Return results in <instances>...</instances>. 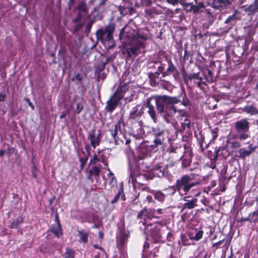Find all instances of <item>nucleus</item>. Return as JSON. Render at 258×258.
<instances>
[{"instance_id":"nucleus-1","label":"nucleus","mask_w":258,"mask_h":258,"mask_svg":"<svg viewBox=\"0 0 258 258\" xmlns=\"http://www.w3.org/2000/svg\"><path fill=\"white\" fill-rule=\"evenodd\" d=\"M151 38L152 35L148 30L140 31L134 34L127 46L126 51L128 55L137 56L144 52L147 41Z\"/></svg>"},{"instance_id":"nucleus-2","label":"nucleus","mask_w":258,"mask_h":258,"mask_svg":"<svg viewBox=\"0 0 258 258\" xmlns=\"http://www.w3.org/2000/svg\"><path fill=\"white\" fill-rule=\"evenodd\" d=\"M193 177L188 175H182L180 178L177 179L175 184V190H177L181 196L197 197L199 196L201 191L199 189L194 188L200 184L199 181L191 182Z\"/></svg>"},{"instance_id":"nucleus-3","label":"nucleus","mask_w":258,"mask_h":258,"mask_svg":"<svg viewBox=\"0 0 258 258\" xmlns=\"http://www.w3.org/2000/svg\"><path fill=\"white\" fill-rule=\"evenodd\" d=\"M164 101L169 104L165 110V114L163 117L167 123H170L173 120L175 119L176 114L178 113V110L174 106V104L179 103L180 101L177 97H165Z\"/></svg>"},{"instance_id":"nucleus-4","label":"nucleus","mask_w":258,"mask_h":258,"mask_svg":"<svg viewBox=\"0 0 258 258\" xmlns=\"http://www.w3.org/2000/svg\"><path fill=\"white\" fill-rule=\"evenodd\" d=\"M166 229V226L159 223L148 225L146 228L148 236H151L156 241L159 240L163 234V231Z\"/></svg>"},{"instance_id":"nucleus-5","label":"nucleus","mask_w":258,"mask_h":258,"mask_svg":"<svg viewBox=\"0 0 258 258\" xmlns=\"http://www.w3.org/2000/svg\"><path fill=\"white\" fill-rule=\"evenodd\" d=\"M113 28L108 26L104 29H100L96 32V36L98 39L102 42L110 41L112 39Z\"/></svg>"},{"instance_id":"nucleus-6","label":"nucleus","mask_w":258,"mask_h":258,"mask_svg":"<svg viewBox=\"0 0 258 258\" xmlns=\"http://www.w3.org/2000/svg\"><path fill=\"white\" fill-rule=\"evenodd\" d=\"M122 99V96H117L115 94L107 101L105 109L112 112L117 107L119 101Z\"/></svg>"},{"instance_id":"nucleus-7","label":"nucleus","mask_w":258,"mask_h":258,"mask_svg":"<svg viewBox=\"0 0 258 258\" xmlns=\"http://www.w3.org/2000/svg\"><path fill=\"white\" fill-rule=\"evenodd\" d=\"M234 128L237 133L242 132H248L249 130V122L247 119L243 118L235 122Z\"/></svg>"},{"instance_id":"nucleus-8","label":"nucleus","mask_w":258,"mask_h":258,"mask_svg":"<svg viewBox=\"0 0 258 258\" xmlns=\"http://www.w3.org/2000/svg\"><path fill=\"white\" fill-rule=\"evenodd\" d=\"M118 10L122 16L128 14H132L134 12L132 5L126 1H123L122 3L118 6Z\"/></svg>"},{"instance_id":"nucleus-9","label":"nucleus","mask_w":258,"mask_h":258,"mask_svg":"<svg viewBox=\"0 0 258 258\" xmlns=\"http://www.w3.org/2000/svg\"><path fill=\"white\" fill-rule=\"evenodd\" d=\"M122 122V119H120L115 125L114 129L111 130V135L114 139L115 144H118V141L120 140L119 136H123L121 131V123Z\"/></svg>"},{"instance_id":"nucleus-10","label":"nucleus","mask_w":258,"mask_h":258,"mask_svg":"<svg viewBox=\"0 0 258 258\" xmlns=\"http://www.w3.org/2000/svg\"><path fill=\"white\" fill-rule=\"evenodd\" d=\"M166 165L160 163L155 165L152 168L151 171L153 174L158 177H162L164 176Z\"/></svg>"},{"instance_id":"nucleus-11","label":"nucleus","mask_w":258,"mask_h":258,"mask_svg":"<svg viewBox=\"0 0 258 258\" xmlns=\"http://www.w3.org/2000/svg\"><path fill=\"white\" fill-rule=\"evenodd\" d=\"M97 162L103 163L105 167L108 166V163L106 161L105 157L101 151L95 152L93 158L90 160L89 164H97Z\"/></svg>"},{"instance_id":"nucleus-12","label":"nucleus","mask_w":258,"mask_h":258,"mask_svg":"<svg viewBox=\"0 0 258 258\" xmlns=\"http://www.w3.org/2000/svg\"><path fill=\"white\" fill-rule=\"evenodd\" d=\"M144 108L143 106L138 105L133 107L130 113V117L133 119H138L140 118L144 112Z\"/></svg>"},{"instance_id":"nucleus-13","label":"nucleus","mask_w":258,"mask_h":258,"mask_svg":"<svg viewBox=\"0 0 258 258\" xmlns=\"http://www.w3.org/2000/svg\"><path fill=\"white\" fill-rule=\"evenodd\" d=\"M183 200L185 203L183 205V209H192L197 206V199L195 197L184 196Z\"/></svg>"},{"instance_id":"nucleus-14","label":"nucleus","mask_w":258,"mask_h":258,"mask_svg":"<svg viewBox=\"0 0 258 258\" xmlns=\"http://www.w3.org/2000/svg\"><path fill=\"white\" fill-rule=\"evenodd\" d=\"M203 234L202 230L195 228L190 229L187 233V235L190 240L196 241L200 240L202 237Z\"/></svg>"},{"instance_id":"nucleus-15","label":"nucleus","mask_w":258,"mask_h":258,"mask_svg":"<svg viewBox=\"0 0 258 258\" xmlns=\"http://www.w3.org/2000/svg\"><path fill=\"white\" fill-rule=\"evenodd\" d=\"M92 164V166L88 171L87 178L93 182L94 181L93 177H99L100 173L101 166L97 165V164Z\"/></svg>"},{"instance_id":"nucleus-16","label":"nucleus","mask_w":258,"mask_h":258,"mask_svg":"<svg viewBox=\"0 0 258 258\" xmlns=\"http://www.w3.org/2000/svg\"><path fill=\"white\" fill-rule=\"evenodd\" d=\"M55 219L56 223L55 225H53L52 227L50 229V231L53 233L55 236L59 238L62 235V229L60 223L58 221L57 215H56Z\"/></svg>"},{"instance_id":"nucleus-17","label":"nucleus","mask_w":258,"mask_h":258,"mask_svg":"<svg viewBox=\"0 0 258 258\" xmlns=\"http://www.w3.org/2000/svg\"><path fill=\"white\" fill-rule=\"evenodd\" d=\"M88 139L90 140L91 145L95 149L96 146H99L100 144V139L99 135L96 136L94 131L89 132L88 135Z\"/></svg>"},{"instance_id":"nucleus-18","label":"nucleus","mask_w":258,"mask_h":258,"mask_svg":"<svg viewBox=\"0 0 258 258\" xmlns=\"http://www.w3.org/2000/svg\"><path fill=\"white\" fill-rule=\"evenodd\" d=\"M192 157L190 150H188L184 152V155L181 157L180 159L182 160V165L183 167H187L191 161Z\"/></svg>"},{"instance_id":"nucleus-19","label":"nucleus","mask_w":258,"mask_h":258,"mask_svg":"<svg viewBox=\"0 0 258 258\" xmlns=\"http://www.w3.org/2000/svg\"><path fill=\"white\" fill-rule=\"evenodd\" d=\"M128 91L129 87L128 85L125 83H121L114 94L118 97L122 96V98Z\"/></svg>"},{"instance_id":"nucleus-20","label":"nucleus","mask_w":258,"mask_h":258,"mask_svg":"<svg viewBox=\"0 0 258 258\" xmlns=\"http://www.w3.org/2000/svg\"><path fill=\"white\" fill-rule=\"evenodd\" d=\"M230 152L227 145L219 147L216 150V157L221 156L224 159H226L228 157L230 156Z\"/></svg>"},{"instance_id":"nucleus-21","label":"nucleus","mask_w":258,"mask_h":258,"mask_svg":"<svg viewBox=\"0 0 258 258\" xmlns=\"http://www.w3.org/2000/svg\"><path fill=\"white\" fill-rule=\"evenodd\" d=\"M165 97H170L167 96H164L161 98L157 99L156 102L157 109L159 113H163L164 112V106H165V108L167 106L169 105V104L166 103L164 101Z\"/></svg>"},{"instance_id":"nucleus-22","label":"nucleus","mask_w":258,"mask_h":258,"mask_svg":"<svg viewBox=\"0 0 258 258\" xmlns=\"http://www.w3.org/2000/svg\"><path fill=\"white\" fill-rule=\"evenodd\" d=\"M147 107L148 108L147 112L149 115L150 116L154 122L156 123L157 121L156 113L154 107L151 104L149 101L147 102Z\"/></svg>"},{"instance_id":"nucleus-23","label":"nucleus","mask_w":258,"mask_h":258,"mask_svg":"<svg viewBox=\"0 0 258 258\" xmlns=\"http://www.w3.org/2000/svg\"><path fill=\"white\" fill-rule=\"evenodd\" d=\"M252 151V150H247L244 148H240L238 151V154L235 155V157L242 159H245L246 157L250 156Z\"/></svg>"},{"instance_id":"nucleus-24","label":"nucleus","mask_w":258,"mask_h":258,"mask_svg":"<svg viewBox=\"0 0 258 258\" xmlns=\"http://www.w3.org/2000/svg\"><path fill=\"white\" fill-rule=\"evenodd\" d=\"M243 111L252 115L258 114V109L252 105L245 106L243 109Z\"/></svg>"},{"instance_id":"nucleus-25","label":"nucleus","mask_w":258,"mask_h":258,"mask_svg":"<svg viewBox=\"0 0 258 258\" xmlns=\"http://www.w3.org/2000/svg\"><path fill=\"white\" fill-rule=\"evenodd\" d=\"M176 71V68L172 63L171 61H168V68H167L166 71L163 73V77L169 76L171 74H174V72Z\"/></svg>"},{"instance_id":"nucleus-26","label":"nucleus","mask_w":258,"mask_h":258,"mask_svg":"<svg viewBox=\"0 0 258 258\" xmlns=\"http://www.w3.org/2000/svg\"><path fill=\"white\" fill-rule=\"evenodd\" d=\"M245 11L248 13V15L252 13L258 11V0H255L254 2L249 6L248 7L245 9Z\"/></svg>"},{"instance_id":"nucleus-27","label":"nucleus","mask_w":258,"mask_h":258,"mask_svg":"<svg viewBox=\"0 0 258 258\" xmlns=\"http://www.w3.org/2000/svg\"><path fill=\"white\" fill-rule=\"evenodd\" d=\"M165 209H158L157 210H152L150 211L149 214L153 217L159 218L160 215L164 214L165 212Z\"/></svg>"},{"instance_id":"nucleus-28","label":"nucleus","mask_w":258,"mask_h":258,"mask_svg":"<svg viewBox=\"0 0 258 258\" xmlns=\"http://www.w3.org/2000/svg\"><path fill=\"white\" fill-rule=\"evenodd\" d=\"M78 9L79 11V14L77 17V20H79L82 17L81 13H86L87 11V9L85 4L81 3L78 5Z\"/></svg>"},{"instance_id":"nucleus-29","label":"nucleus","mask_w":258,"mask_h":258,"mask_svg":"<svg viewBox=\"0 0 258 258\" xmlns=\"http://www.w3.org/2000/svg\"><path fill=\"white\" fill-rule=\"evenodd\" d=\"M156 135V139L154 140V143L156 146L161 145L163 141V138L162 137L163 132L161 131L157 133H154Z\"/></svg>"},{"instance_id":"nucleus-30","label":"nucleus","mask_w":258,"mask_h":258,"mask_svg":"<svg viewBox=\"0 0 258 258\" xmlns=\"http://www.w3.org/2000/svg\"><path fill=\"white\" fill-rule=\"evenodd\" d=\"M248 132H242L240 133H237L235 136V138L239 139V140L242 141L246 140L250 138V136L247 134Z\"/></svg>"},{"instance_id":"nucleus-31","label":"nucleus","mask_w":258,"mask_h":258,"mask_svg":"<svg viewBox=\"0 0 258 258\" xmlns=\"http://www.w3.org/2000/svg\"><path fill=\"white\" fill-rule=\"evenodd\" d=\"M23 218L22 217H18L16 220L9 226L10 228H17L19 225L23 222Z\"/></svg>"},{"instance_id":"nucleus-32","label":"nucleus","mask_w":258,"mask_h":258,"mask_svg":"<svg viewBox=\"0 0 258 258\" xmlns=\"http://www.w3.org/2000/svg\"><path fill=\"white\" fill-rule=\"evenodd\" d=\"M79 235L80 238V239L79 240L80 242L86 243L87 242L88 237V233L82 231H79Z\"/></svg>"},{"instance_id":"nucleus-33","label":"nucleus","mask_w":258,"mask_h":258,"mask_svg":"<svg viewBox=\"0 0 258 258\" xmlns=\"http://www.w3.org/2000/svg\"><path fill=\"white\" fill-rule=\"evenodd\" d=\"M121 196V199L122 200H125V196L123 194V192L121 190H119L117 194L115 195L113 200H111V203L112 204H114L116 203L119 199V197Z\"/></svg>"},{"instance_id":"nucleus-34","label":"nucleus","mask_w":258,"mask_h":258,"mask_svg":"<svg viewBox=\"0 0 258 258\" xmlns=\"http://www.w3.org/2000/svg\"><path fill=\"white\" fill-rule=\"evenodd\" d=\"M154 196L155 199L160 202H163L164 201L165 196L160 191H156Z\"/></svg>"},{"instance_id":"nucleus-35","label":"nucleus","mask_w":258,"mask_h":258,"mask_svg":"<svg viewBox=\"0 0 258 258\" xmlns=\"http://www.w3.org/2000/svg\"><path fill=\"white\" fill-rule=\"evenodd\" d=\"M215 3L218 5L219 7H225L231 5L229 0H216Z\"/></svg>"},{"instance_id":"nucleus-36","label":"nucleus","mask_w":258,"mask_h":258,"mask_svg":"<svg viewBox=\"0 0 258 258\" xmlns=\"http://www.w3.org/2000/svg\"><path fill=\"white\" fill-rule=\"evenodd\" d=\"M104 169H106L108 171V177L110 180V183H116V179L114 175V174L111 171L108 167H104Z\"/></svg>"},{"instance_id":"nucleus-37","label":"nucleus","mask_w":258,"mask_h":258,"mask_svg":"<svg viewBox=\"0 0 258 258\" xmlns=\"http://www.w3.org/2000/svg\"><path fill=\"white\" fill-rule=\"evenodd\" d=\"M186 7H189V9H186V11H192L194 13H197L199 12L200 9L197 6L194 5L192 4H187L186 5Z\"/></svg>"},{"instance_id":"nucleus-38","label":"nucleus","mask_w":258,"mask_h":258,"mask_svg":"<svg viewBox=\"0 0 258 258\" xmlns=\"http://www.w3.org/2000/svg\"><path fill=\"white\" fill-rule=\"evenodd\" d=\"M76 107L74 108V112L76 114H79L83 109V104L81 102H77L75 103Z\"/></svg>"},{"instance_id":"nucleus-39","label":"nucleus","mask_w":258,"mask_h":258,"mask_svg":"<svg viewBox=\"0 0 258 258\" xmlns=\"http://www.w3.org/2000/svg\"><path fill=\"white\" fill-rule=\"evenodd\" d=\"M190 241L191 240L189 239L187 235L181 237V243L183 245H189L193 244Z\"/></svg>"},{"instance_id":"nucleus-40","label":"nucleus","mask_w":258,"mask_h":258,"mask_svg":"<svg viewBox=\"0 0 258 258\" xmlns=\"http://www.w3.org/2000/svg\"><path fill=\"white\" fill-rule=\"evenodd\" d=\"M165 64H161L158 67V72H156L155 74V77H158L159 73H161L162 75V77H163V73L165 72Z\"/></svg>"},{"instance_id":"nucleus-41","label":"nucleus","mask_w":258,"mask_h":258,"mask_svg":"<svg viewBox=\"0 0 258 258\" xmlns=\"http://www.w3.org/2000/svg\"><path fill=\"white\" fill-rule=\"evenodd\" d=\"M199 74L200 73H193L187 76V77H184V79L185 81L187 79L190 80L195 79H199Z\"/></svg>"},{"instance_id":"nucleus-42","label":"nucleus","mask_w":258,"mask_h":258,"mask_svg":"<svg viewBox=\"0 0 258 258\" xmlns=\"http://www.w3.org/2000/svg\"><path fill=\"white\" fill-rule=\"evenodd\" d=\"M128 236L126 234H122L119 238V242L121 246H123L127 239Z\"/></svg>"},{"instance_id":"nucleus-43","label":"nucleus","mask_w":258,"mask_h":258,"mask_svg":"<svg viewBox=\"0 0 258 258\" xmlns=\"http://www.w3.org/2000/svg\"><path fill=\"white\" fill-rule=\"evenodd\" d=\"M241 146L240 143L238 141H233L231 143V147L233 150H236Z\"/></svg>"},{"instance_id":"nucleus-44","label":"nucleus","mask_w":258,"mask_h":258,"mask_svg":"<svg viewBox=\"0 0 258 258\" xmlns=\"http://www.w3.org/2000/svg\"><path fill=\"white\" fill-rule=\"evenodd\" d=\"M64 258H74V252L73 250L68 249L65 253Z\"/></svg>"},{"instance_id":"nucleus-45","label":"nucleus","mask_w":258,"mask_h":258,"mask_svg":"<svg viewBox=\"0 0 258 258\" xmlns=\"http://www.w3.org/2000/svg\"><path fill=\"white\" fill-rule=\"evenodd\" d=\"M254 217H258V206L257 207V210L249 214L248 219H251V220H252Z\"/></svg>"},{"instance_id":"nucleus-46","label":"nucleus","mask_w":258,"mask_h":258,"mask_svg":"<svg viewBox=\"0 0 258 258\" xmlns=\"http://www.w3.org/2000/svg\"><path fill=\"white\" fill-rule=\"evenodd\" d=\"M147 213V210L146 209L141 211L138 214V218L140 219H144L145 221L147 220L146 218H145V216Z\"/></svg>"},{"instance_id":"nucleus-47","label":"nucleus","mask_w":258,"mask_h":258,"mask_svg":"<svg viewBox=\"0 0 258 258\" xmlns=\"http://www.w3.org/2000/svg\"><path fill=\"white\" fill-rule=\"evenodd\" d=\"M177 115H176V117H183V116H186V113L185 111L179 109L178 110V113H177Z\"/></svg>"},{"instance_id":"nucleus-48","label":"nucleus","mask_w":258,"mask_h":258,"mask_svg":"<svg viewBox=\"0 0 258 258\" xmlns=\"http://www.w3.org/2000/svg\"><path fill=\"white\" fill-rule=\"evenodd\" d=\"M136 181V180L134 176V173H133L132 171L131 170L128 182H132L133 184H134Z\"/></svg>"},{"instance_id":"nucleus-49","label":"nucleus","mask_w":258,"mask_h":258,"mask_svg":"<svg viewBox=\"0 0 258 258\" xmlns=\"http://www.w3.org/2000/svg\"><path fill=\"white\" fill-rule=\"evenodd\" d=\"M235 14H233L231 16H230L225 21V23L227 24L229 22H231L232 21H233L235 20Z\"/></svg>"},{"instance_id":"nucleus-50","label":"nucleus","mask_w":258,"mask_h":258,"mask_svg":"<svg viewBox=\"0 0 258 258\" xmlns=\"http://www.w3.org/2000/svg\"><path fill=\"white\" fill-rule=\"evenodd\" d=\"M181 104L185 106H187L190 105V102L189 101V100L187 99L186 98V99H184L182 101Z\"/></svg>"},{"instance_id":"nucleus-51","label":"nucleus","mask_w":258,"mask_h":258,"mask_svg":"<svg viewBox=\"0 0 258 258\" xmlns=\"http://www.w3.org/2000/svg\"><path fill=\"white\" fill-rule=\"evenodd\" d=\"M167 2L172 5H175L177 4L178 0H166Z\"/></svg>"},{"instance_id":"nucleus-52","label":"nucleus","mask_w":258,"mask_h":258,"mask_svg":"<svg viewBox=\"0 0 258 258\" xmlns=\"http://www.w3.org/2000/svg\"><path fill=\"white\" fill-rule=\"evenodd\" d=\"M142 3L144 5H149L151 3V0H142Z\"/></svg>"},{"instance_id":"nucleus-53","label":"nucleus","mask_w":258,"mask_h":258,"mask_svg":"<svg viewBox=\"0 0 258 258\" xmlns=\"http://www.w3.org/2000/svg\"><path fill=\"white\" fill-rule=\"evenodd\" d=\"M199 81L198 82L197 85H198V87H201V86H202V85L203 84H204V82H202V78H199Z\"/></svg>"},{"instance_id":"nucleus-54","label":"nucleus","mask_w":258,"mask_h":258,"mask_svg":"<svg viewBox=\"0 0 258 258\" xmlns=\"http://www.w3.org/2000/svg\"><path fill=\"white\" fill-rule=\"evenodd\" d=\"M146 201H147L149 203H151L153 201L152 197L150 196H147L146 197Z\"/></svg>"},{"instance_id":"nucleus-55","label":"nucleus","mask_w":258,"mask_h":258,"mask_svg":"<svg viewBox=\"0 0 258 258\" xmlns=\"http://www.w3.org/2000/svg\"><path fill=\"white\" fill-rule=\"evenodd\" d=\"M87 160V159H84V158L80 159V161L81 162L82 166H84V165L86 163Z\"/></svg>"},{"instance_id":"nucleus-56","label":"nucleus","mask_w":258,"mask_h":258,"mask_svg":"<svg viewBox=\"0 0 258 258\" xmlns=\"http://www.w3.org/2000/svg\"><path fill=\"white\" fill-rule=\"evenodd\" d=\"M212 133L213 135V139L215 140L217 137V132L214 131H212Z\"/></svg>"},{"instance_id":"nucleus-57","label":"nucleus","mask_w":258,"mask_h":258,"mask_svg":"<svg viewBox=\"0 0 258 258\" xmlns=\"http://www.w3.org/2000/svg\"><path fill=\"white\" fill-rule=\"evenodd\" d=\"M6 97V95L5 94H0V101H4Z\"/></svg>"},{"instance_id":"nucleus-58","label":"nucleus","mask_w":258,"mask_h":258,"mask_svg":"<svg viewBox=\"0 0 258 258\" xmlns=\"http://www.w3.org/2000/svg\"><path fill=\"white\" fill-rule=\"evenodd\" d=\"M197 6L200 9L201 8H203L205 7L204 4L203 3H200Z\"/></svg>"},{"instance_id":"nucleus-59","label":"nucleus","mask_w":258,"mask_h":258,"mask_svg":"<svg viewBox=\"0 0 258 258\" xmlns=\"http://www.w3.org/2000/svg\"><path fill=\"white\" fill-rule=\"evenodd\" d=\"M216 184V181H212L211 182V185H210V187H214Z\"/></svg>"},{"instance_id":"nucleus-60","label":"nucleus","mask_w":258,"mask_h":258,"mask_svg":"<svg viewBox=\"0 0 258 258\" xmlns=\"http://www.w3.org/2000/svg\"><path fill=\"white\" fill-rule=\"evenodd\" d=\"M28 105L31 107L32 109H34V107L32 104V102H31L30 101H28Z\"/></svg>"},{"instance_id":"nucleus-61","label":"nucleus","mask_w":258,"mask_h":258,"mask_svg":"<svg viewBox=\"0 0 258 258\" xmlns=\"http://www.w3.org/2000/svg\"><path fill=\"white\" fill-rule=\"evenodd\" d=\"M190 3H185L183 4V7L184 8V10L186 11V9H189V7H187L186 6V5L187 4H189Z\"/></svg>"},{"instance_id":"nucleus-62","label":"nucleus","mask_w":258,"mask_h":258,"mask_svg":"<svg viewBox=\"0 0 258 258\" xmlns=\"http://www.w3.org/2000/svg\"><path fill=\"white\" fill-rule=\"evenodd\" d=\"M106 1V0H101L99 3V5H102L104 4V3H105Z\"/></svg>"},{"instance_id":"nucleus-63","label":"nucleus","mask_w":258,"mask_h":258,"mask_svg":"<svg viewBox=\"0 0 258 258\" xmlns=\"http://www.w3.org/2000/svg\"><path fill=\"white\" fill-rule=\"evenodd\" d=\"M5 151L4 150H0V157H2L3 156V155L5 154Z\"/></svg>"},{"instance_id":"nucleus-64","label":"nucleus","mask_w":258,"mask_h":258,"mask_svg":"<svg viewBox=\"0 0 258 258\" xmlns=\"http://www.w3.org/2000/svg\"><path fill=\"white\" fill-rule=\"evenodd\" d=\"M215 167H216V164H215V163H212L211 165L210 166V167L213 169L215 168Z\"/></svg>"}]
</instances>
